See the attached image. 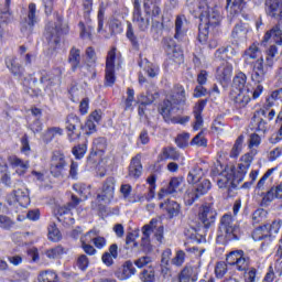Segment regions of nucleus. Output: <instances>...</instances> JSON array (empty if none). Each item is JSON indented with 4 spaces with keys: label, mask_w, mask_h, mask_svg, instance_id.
I'll return each instance as SVG.
<instances>
[{
    "label": "nucleus",
    "mask_w": 282,
    "mask_h": 282,
    "mask_svg": "<svg viewBox=\"0 0 282 282\" xmlns=\"http://www.w3.org/2000/svg\"><path fill=\"white\" fill-rule=\"evenodd\" d=\"M191 14L200 21L198 25V36H208L210 28H217L221 23V13L217 6L210 7L207 0H200L196 7L191 10Z\"/></svg>",
    "instance_id": "1"
},
{
    "label": "nucleus",
    "mask_w": 282,
    "mask_h": 282,
    "mask_svg": "<svg viewBox=\"0 0 282 282\" xmlns=\"http://www.w3.org/2000/svg\"><path fill=\"white\" fill-rule=\"evenodd\" d=\"M186 102V90L183 86L176 85L174 87V94L167 96V99L163 101L160 107V113L164 118L165 122H172V124H186L191 120L188 117H175L177 108L175 105H184Z\"/></svg>",
    "instance_id": "2"
},
{
    "label": "nucleus",
    "mask_w": 282,
    "mask_h": 282,
    "mask_svg": "<svg viewBox=\"0 0 282 282\" xmlns=\"http://www.w3.org/2000/svg\"><path fill=\"white\" fill-rule=\"evenodd\" d=\"M276 54H279V50L276 48V46L272 45L267 50L265 59H263V57H260L256 62H253L251 74V80L253 83L260 85V83H263V80H265L268 72H270L276 63Z\"/></svg>",
    "instance_id": "3"
},
{
    "label": "nucleus",
    "mask_w": 282,
    "mask_h": 282,
    "mask_svg": "<svg viewBox=\"0 0 282 282\" xmlns=\"http://www.w3.org/2000/svg\"><path fill=\"white\" fill-rule=\"evenodd\" d=\"M143 10L145 17H142V9L132 11V21L138 24L141 32H147L151 25V19H158L162 14V9L156 0H144Z\"/></svg>",
    "instance_id": "4"
},
{
    "label": "nucleus",
    "mask_w": 282,
    "mask_h": 282,
    "mask_svg": "<svg viewBox=\"0 0 282 282\" xmlns=\"http://www.w3.org/2000/svg\"><path fill=\"white\" fill-rule=\"evenodd\" d=\"M143 238L141 246L145 248V250H151V241L149 240V237H151V232L154 234V237L156 241L161 243L162 239H164V227L162 226V223H160V219L153 218L149 225L143 226L142 228Z\"/></svg>",
    "instance_id": "5"
},
{
    "label": "nucleus",
    "mask_w": 282,
    "mask_h": 282,
    "mask_svg": "<svg viewBox=\"0 0 282 282\" xmlns=\"http://www.w3.org/2000/svg\"><path fill=\"white\" fill-rule=\"evenodd\" d=\"M120 53H117L116 47H112L108 51V55L106 57V73H105V80L107 87H111L116 83V65L121 63Z\"/></svg>",
    "instance_id": "6"
},
{
    "label": "nucleus",
    "mask_w": 282,
    "mask_h": 282,
    "mask_svg": "<svg viewBox=\"0 0 282 282\" xmlns=\"http://www.w3.org/2000/svg\"><path fill=\"white\" fill-rule=\"evenodd\" d=\"M226 263L238 272H246L250 268V257L243 250L231 251L226 257Z\"/></svg>",
    "instance_id": "7"
},
{
    "label": "nucleus",
    "mask_w": 282,
    "mask_h": 282,
    "mask_svg": "<svg viewBox=\"0 0 282 282\" xmlns=\"http://www.w3.org/2000/svg\"><path fill=\"white\" fill-rule=\"evenodd\" d=\"M219 236L224 237L225 239H237V232H239V227L232 220V216L226 214L223 216L220 220L219 227Z\"/></svg>",
    "instance_id": "8"
},
{
    "label": "nucleus",
    "mask_w": 282,
    "mask_h": 282,
    "mask_svg": "<svg viewBox=\"0 0 282 282\" xmlns=\"http://www.w3.org/2000/svg\"><path fill=\"white\" fill-rule=\"evenodd\" d=\"M67 171V161L65 154L54 152L51 159V173L54 177H61Z\"/></svg>",
    "instance_id": "9"
},
{
    "label": "nucleus",
    "mask_w": 282,
    "mask_h": 282,
    "mask_svg": "<svg viewBox=\"0 0 282 282\" xmlns=\"http://www.w3.org/2000/svg\"><path fill=\"white\" fill-rule=\"evenodd\" d=\"M116 191V178L108 177L104 183V186L97 195V202L100 204H111V199H113V193Z\"/></svg>",
    "instance_id": "10"
},
{
    "label": "nucleus",
    "mask_w": 282,
    "mask_h": 282,
    "mask_svg": "<svg viewBox=\"0 0 282 282\" xmlns=\"http://www.w3.org/2000/svg\"><path fill=\"white\" fill-rule=\"evenodd\" d=\"M7 203L9 206H22L25 208L30 205V195L28 194V191L14 189L7 195Z\"/></svg>",
    "instance_id": "11"
},
{
    "label": "nucleus",
    "mask_w": 282,
    "mask_h": 282,
    "mask_svg": "<svg viewBox=\"0 0 282 282\" xmlns=\"http://www.w3.org/2000/svg\"><path fill=\"white\" fill-rule=\"evenodd\" d=\"M165 52L174 63H184V53L182 52V48L175 44V40L173 37H165Z\"/></svg>",
    "instance_id": "12"
},
{
    "label": "nucleus",
    "mask_w": 282,
    "mask_h": 282,
    "mask_svg": "<svg viewBox=\"0 0 282 282\" xmlns=\"http://www.w3.org/2000/svg\"><path fill=\"white\" fill-rule=\"evenodd\" d=\"M198 219L205 228H210L217 219V210H215L213 205H203L198 212Z\"/></svg>",
    "instance_id": "13"
},
{
    "label": "nucleus",
    "mask_w": 282,
    "mask_h": 282,
    "mask_svg": "<svg viewBox=\"0 0 282 282\" xmlns=\"http://www.w3.org/2000/svg\"><path fill=\"white\" fill-rule=\"evenodd\" d=\"M252 90L247 86L243 90H231L230 98L239 109L246 107L251 100Z\"/></svg>",
    "instance_id": "14"
},
{
    "label": "nucleus",
    "mask_w": 282,
    "mask_h": 282,
    "mask_svg": "<svg viewBox=\"0 0 282 282\" xmlns=\"http://www.w3.org/2000/svg\"><path fill=\"white\" fill-rule=\"evenodd\" d=\"M219 188H235V167H226L218 174Z\"/></svg>",
    "instance_id": "15"
},
{
    "label": "nucleus",
    "mask_w": 282,
    "mask_h": 282,
    "mask_svg": "<svg viewBox=\"0 0 282 282\" xmlns=\"http://www.w3.org/2000/svg\"><path fill=\"white\" fill-rule=\"evenodd\" d=\"M72 208H74V205L57 207L55 215L63 226H74L76 220L74 219Z\"/></svg>",
    "instance_id": "16"
},
{
    "label": "nucleus",
    "mask_w": 282,
    "mask_h": 282,
    "mask_svg": "<svg viewBox=\"0 0 282 282\" xmlns=\"http://www.w3.org/2000/svg\"><path fill=\"white\" fill-rule=\"evenodd\" d=\"M57 21L59 24H56L54 26V22H48L46 24V32H48L50 36H54L56 34L57 36H67L69 34V24L63 23V17L58 15Z\"/></svg>",
    "instance_id": "17"
},
{
    "label": "nucleus",
    "mask_w": 282,
    "mask_h": 282,
    "mask_svg": "<svg viewBox=\"0 0 282 282\" xmlns=\"http://www.w3.org/2000/svg\"><path fill=\"white\" fill-rule=\"evenodd\" d=\"M199 275V265L188 267L186 265L177 276V280H173L172 282H195L197 281V276Z\"/></svg>",
    "instance_id": "18"
},
{
    "label": "nucleus",
    "mask_w": 282,
    "mask_h": 282,
    "mask_svg": "<svg viewBox=\"0 0 282 282\" xmlns=\"http://www.w3.org/2000/svg\"><path fill=\"white\" fill-rule=\"evenodd\" d=\"M80 124V119L77 116L70 115L66 119V131L69 142H74L80 138V132L76 131V127Z\"/></svg>",
    "instance_id": "19"
},
{
    "label": "nucleus",
    "mask_w": 282,
    "mask_h": 282,
    "mask_svg": "<svg viewBox=\"0 0 282 282\" xmlns=\"http://www.w3.org/2000/svg\"><path fill=\"white\" fill-rule=\"evenodd\" d=\"M34 19H36V4L30 3L28 17L21 20L20 22L21 32H25L28 30L29 32H32V30H34V23H35Z\"/></svg>",
    "instance_id": "20"
},
{
    "label": "nucleus",
    "mask_w": 282,
    "mask_h": 282,
    "mask_svg": "<svg viewBox=\"0 0 282 282\" xmlns=\"http://www.w3.org/2000/svg\"><path fill=\"white\" fill-rule=\"evenodd\" d=\"M189 30H191V21L186 19V15L184 14L176 15L174 36H186Z\"/></svg>",
    "instance_id": "21"
},
{
    "label": "nucleus",
    "mask_w": 282,
    "mask_h": 282,
    "mask_svg": "<svg viewBox=\"0 0 282 282\" xmlns=\"http://www.w3.org/2000/svg\"><path fill=\"white\" fill-rule=\"evenodd\" d=\"M216 78L220 83H228L232 78V65L228 62H223L216 70Z\"/></svg>",
    "instance_id": "22"
},
{
    "label": "nucleus",
    "mask_w": 282,
    "mask_h": 282,
    "mask_svg": "<svg viewBox=\"0 0 282 282\" xmlns=\"http://www.w3.org/2000/svg\"><path fill=\"white\" fill-rule=\"evenodd\" d=\"M184 183V178L182 177H174L171 180L167 188H162L159 193V199H164L166 195H173V193H177L180 187Z\"/></svg>",
    "instance_id": "23"
},
{
    "label": "nucleus",
    "mask_w": 282,
    "mask_h": 282,
    "mask_svg": "<svg viewBox=\"0 0 282 282\" xmlns=\"http://www.w3.org/2000/svg\"><path fill=\"white\" fill-rule=\"evenodd\" d=\"M207 100H199L195 106H194V131H199L202 129V124H204V119L202 118V111H204V108L206 107Z\"/></svg>",
    "instance_id": "24"
},
{
    "label": "nucleus",
    "mask_w": 282,
    "mask_h": 282,
    "mask_svg": "<svg viewBox=\"0 0 282 282\" xmlns=\"http://www.w3.org/2000/svg\"><path fill=\"white\" fill-rule=\"evenodd\" d=\"M142 175V162L140 161V156H134L129 166L128 176L130 180H138Z\"/></svg>",
    "instance_id": "25"
},
{
    "label": "nucleus",
    "mask_w": 282,
    "mask_h": 282,
    "mask_svg": "<svg viewBox=\"0 0 282 282\" xmlns=\"http://www.w3.org/2000/svg\"><path fill=\"white\" fill-rule=\"evenodd\" d=\"M135 274V267H133V262L131 261H126L117 272L118 279L120 281H127V279H131Z\"/></svg>",
    "instance_id": "26"
},
{
    "label": "nucleus",
    "mask_w": 282,
    "mask_h": 282,
    "mask_svg": "<svg viewBox=\"0 0 282 282\" xmlns=\"http://www.w3.org/2000/svg\"><path fill=\"white\" fill-rule=\"evenodd\" d=\"M9 164L12 166V169H15V173L18 175H24L25 171L30 167L28 165V162H23V160L12 155L8 158Z\"/></svg>",
    "instance_id": "27"
},
{
    "label": "nucleus",
    "mask_w": 282,
    "mask_h": 282,
    "mask_svg": "<svg viewBox=\"0 0 282 282\" xmlns=\"http://www.w3.org/2000/svg\"><path fill=\"white\" fill-rule=\"evenodd\" d=\"M61 74H63V70H61V68H55L53 73L43 76L41 78V83H45L50 87H54V85H61Z\"/></svg>",
    "instance_id": "28"
},
{
    "label": "nucleus",
    "mask_w": 282,
    "mask_h": 282,
    "mask_svg": "<svg viewBox=\"0 0 282 282\" xmlns=\"http://www.w3.org/2000/svg\"><path fill=\"white\" fill-rule=\"evenodd\" d=\"M113 259H118V245L116 243L111 245L109 251L102 254L101 261L109 268L113 265Z\"/></svg>",
    "instance_id": "29"
},
{
    "label": "nucleus",
    "mask_w": 282,
    "mask_h": 282,
    "mask_svg": "<svg viewBox=\"0 0 282 282\" xmlns=\"http://www.w3.org/2000/svg\"><path fill=\"white\" fill-rule=\"evenodd\" d=\"M160 208L166 210L170 217H177L180 215V204L175 200H167L165 203L160 204Z\"/></svg>",
    "instance_id": "30"
},
{
    "label": "nucleus",
    "mask_w": 282,
    "mask_h": 282,
    "mask_svg": "<svg viewBox=\"0 0 282 282\" xmlns=\"http://www.w3.org/2000/svg\"><path fill=\"white\" fill-rule=\"evenodd\" d=\"M248 34H252V28L243 22L237 23L231 32V36H248Z\"/></svg>",
    "instance_id": "31"
},
{
    "label": "nucleus",
    "mask_w": 282,
    "mask_h": 282,
    "mask_svg": "<svg viewBox=\"0 0 282 282\" xmlns=\"http://www.w3.org/2000/svg\"><path fill=\"white\" fill-rule=\"evenodd\" d=\"M248 77L243 73H238L234 77V84H232V91H239L246 89V87H250V85H247Z\"/></svg>",
    "instance_id": "32"
},
{
    "label": "nucleus",
    "mask_w": 282,
    "mask_h": 282,
    "mask_svg": "<svg viewBox=\"0 0 282 282\" xmlns=\"http://www.w3.org/2000/svg\"><path fill=\"white\" fill-rule=\"evenodd\" d=\"M202 180H204V172L200 167H194L187 174L188 184H198Z\"/></svg>",
    "instance_id": "33"
},
{
    "label": "nucleus",
    "mask_w": 282,
    "mask_h": 282,
    "mask_svg": "<svg viewBox=\"0 0 282 282\" xmlns=\"http://www.w3.org/2000/svg\"><path fill=\"white\" fill-rule=\"evenodd\" d=\"M108 30L111 36H118V34H122V32H124L122 22L118 19H112L108 22Z\"/></svg>",
    "instance_id": "34"
},
{
    "label": "nucleus",
    "mask_w": 282,
    "mask_h": 282,
    "mask_svg": "<svg viewBox=\"0 0 282 282\" xmlns=\"http://www.w3.org/2000/svg\"><path fill=\"white\" fill-rule=\"evenodd\" d=\"M163 158L165 160H175L178 164H184V156L180 155L177 151L173 148L163 149Z\"/></svg>",
    "instance_id": "35"
},
{
    "label": "nucleus",
    "mask_w": 282,
    "mask_h": 282,
    "mask_svg": "<svg viewBox=\"0 0 282 282\" xmlns=\"http://www.w3.org/2000/svg\"><path fill=\"white\" fill-rule=\"evenodd\" d=\"M6 65L10 72L14 74V76H21L23 75V67L19 62H17V58H7Z\"/></svg>",
    "instance_id": "36"
},
{
    "label": "nucleus",
    "mask_w": 282,
    "mask_h": 282,
    "mask_svg": "<svg viewBox=\"0 0 282 282\" xmlns=\"http://www.w3.org/2000/svg\"><path fill=\"white\" fill-rule=\"evenodd\" d=\"M227 1V6H226V10H231V12H234V14H239V12H241V10H243V7L246 6V0H226Z\"/></svg>",
    "instance_id": "37"
},
{
    "label": "nucleus",
    "mask_w": 282,
    "mask_h": 282,
    "mask_svg": "<svg viewBox=\"0 0 282 282\" xmlns=\"http://www.w3.org/2000/svg\"><path fill=\"white\" fill-rule=\"evenodd\" d=\"M274 198L282 199V182L267 193L263 197V202H272Z\"/></svg>",
    "instance_id": "38"
},
{
    "label": "nucleus",
    "mask_w": 282,
    "mask_h": 282,
    "mask_svg": "<svg viewBox=\"0 0 282 282\" xmlns=\"http://www.w3.org/2000/svg\"><path fill=\"white\" fill-rule=\"evenodd\" d=\"M66 253L67 250L63 246H56L45 251L47 259H61Z\"/></svg>",
    "instance_id": "39"
},
{
    "label": "nucleus",
    "mask_w": 282,
    "mask_h": 282,
    "mask_svg": "<svg viewBox=\"0 0 282 282\" xmlns=\"http://www.w3.org/2000/svg\"><path fill=\"white\" fill-rule=\"evenodd\" d=\"M196 199H199L198 193L196 192L195 187H189L184 194V203L186 206H193Z\"/></svg>",
    "instance_id": "40"
},
{
    "label": "nucleus",
    "mask_w": 282,
    "mask_h": 282,
    "mask_svg": "<svg viewBox=\"0 0 282 282\" xmlns=\"http://www.w3.org/2000/svg\"><path fill=\"white\" fill-rule=\"evenodd\" d=\"M243 56L246 61L251 58L252 61L257 59L258 56H261V50H259V44L253 43L248 50L245 51Z\"/></svg>",
    "instance_id": "41"
},
{
    "label": "nucleus",
    "mask_w": 282,
    "mask_h": 282,
    "mask_svg": "<svg viewBox=\"0 0 282 282\" xmlns=\"http://www.w3.org/2000/svg\"><path fill=\"white\" fill-rule=\"evenodd\" d=\"M105 149H107V140H105V138H97L94 140L93 142V152L90 154L91 155H98V153H102V151H105Z\"/></svg>",
    "instance_id": "42"
},
{
    "label": "nucleus",
    "mask_w": 282,
    "mask_h": 282,
    "mask_svg": "<svg viewBox=\"0 0 282 282\" xmlns=\"http://www.w3.org/2000/svg\"><path fill=\"white\" fill-rule=\"evenodd\" d=\"M74 191L80 195L83 199H87L89 195H91V186L78 183L73 186Z\"/></svg>",
    "instance_id": "43"
},
{
    "label": "nucleus",
    "mask_w": 282,
    "mask_h": 282,
    "mask_svg": "<svg viewBox=\"0 0 282 282\" xmlns=\"http://www.w3.org/2000/svg\"><path fill=\"white\" fill-rule=\"evenodd\" d=\"M265 237H270V229H268V225L259 227L252 232L253 241H261V239H265Z\"/></svg>",
    "instance_id": "44"
},
{
    "label": "nucleus",
    "mask_w": 282,
    "mask_h": 282,
    "mask_svg": "<svg viewBox=\"0 0 282 282\" xmlns=\"http://www.w3.org/2000/svg\"><path fill=\"white\" fill-rule=\"evenodd\" d=\"M243 140H245V137L242 134L237 138L231 149L230 158H239L241 151L243 150Z\"/></svg>",
    "instance_id": "45"
},
{
    "label": "nucleus",
    "mask_w": 282,
    "mask_h": 282,
    "mask_svg": "<svg viewBox=\"0 0 282 282\" xmlns=\"http://www.w3.org/2000/svg\"><path fill=\"white\" fill-rule=\"evenodd\" d=\"M210 188V181L207 178H203L198 182V184H196V187L194 189L198 193L199 197H202V195H206V193H208Z\"/></svg>",
    "instance_id": "46"
},
{
    "label": "nucleus",
    "mask_w": 282,
    "mask_h": 282,
    "mask_svg": "<svg viewBox=\"0 0 282 282\" xmlns=\"http://www.w3.org/2000/svg\"><path fill=\"white\" fill-rule=\"evenodd\" d=\"M154 100H155V95L149 91L147 94H141L137 98V102L138 105H141V107H147V105H153Z\"/></svg>",
    "instance_id": "47"
},
{
    "label": "nucleus",
    "mask_w": 282,
    "mask_h": 282,
    "mask_svg": "<svg viewBox=\"0 0 282 282\" xmlns=\"http://www.w3.org/2000/svg\"><path fill=\"white\" fill-rule=\"evenodd\" d=\"M144 72L149 76V78H155V76L160 74V66L151 62H147L144 65Z\"/></svg>",
    "instance_id": "48"
},
{
    "label": "nucleus",
    "mask_w": 282,
    "mask_h": 282,
    "mask_svg": "<svg viewBox=\"0 0 282 282\" xmlns=\"http://www.w3.org/2000/svg\"><path fill=\"white\" fill-rule=\"evenodd\" d=\"M48 239L55 243L63 239V235L61 234V230L56 228V225H51L48 227Z\"/></svg>",
    "instance_id": "49"
},
{
    "label": "nucleus",
    "mask_w": 282,
    "mask_h": 282,
    "mask_svg": "<svg viewBox=\"0 0 282 282\" xmlns=\"http://www.w3.org/2000/svg\"><path fill=\"white\" fill-rule=\"evenodd\" d=\"M69 63L73 68L76 69L78 65H80V51L77 48H73L69 54Z\"/></svg>",
    "instance_id": "50"
},
{
    "label": "nucleus",
    "mask_w": 282,
    "mask_h": 282,
    "mask_svg": "<svg viewBox=\"0 0 282 282\" xmlns=\"http://www.w3.org/2000/svg\"><path fill=\"white\" fill-rule=\"evenodd\" d=\"M72 152L76 160H83L87 153V144L76 145L73 148Z\"/></svg>",
    "instance_id": "51"
},
{
    "label": "nucleus",
    "mask_w": 282,
    "mask_h": 282,
    "mask_svg": "<svg viewBox=\"0 0 282 282\" xmlns=\"http://www.w3.org/2000/svg\"><path fill=\"white\" fill-rule=\"evenodd\" d=\"M282 98V88L274 90L269 98H267V107H274V102L276 100H281Z\"/></svg>",
    "instance_id": "52"
},
{
    "label": "nucleus",
    "mask_w": 282,
    "mask_h": 282,
    "mask_svg": "<svg viewBox=\"0 0 282 282\" xmlns=\"http://www.w3.org/2000/svg\"><path fill=\"white\" fill-rule=\"evenodd\" d=\"M241 162L239 164L240 173H246L250 169V163L252 162V156L250 154H245L241 156Z\"/></svg>",
    "instance_id": "53"
},
{
    "label": "nucleus",
    "mask_w": 282,
    "mask_h": 282,
    "mask_svg": "<svg viewBox=\"0 0 282 282\" xmlns=\"http://www.w3.org/2000/svg\"><path fill=\"white\" fill-rule=\"evenodd\" d=\"M14 227V220L6 215H0V228L3 230H10Z\"/></svg>",
    "instance_id": "54"
},
{
    "label": "nucleus",
    "mask_w": 282,
    "mask_h": 282,
    "mask_svg": "<svg viewBox=\"0 0 282 282\" xmlns=\"http://www.w3.org/2000/svg\"><path fill=\"white\" fill-rule=\"evenodd\" d=\"M188 140H191V134L187 132H183L177 135L176 144L180 149H184V147H188Z\"/></svg>",
    "instance_id": "55"
},
{
    "label": "nucleus",
    "mask_w": 282,
    "mask_h": 282,
    "mask_svg": "<svg viewBox=\"0 0 282 282\" xmlns=\"http://www.w3.org/2000/svg\"><path fill=\"white\" fill-rule=\"evenodd\" d=\"M97 235H98V232L96 231V229H91L88 232H86L85 235H83L80 237L82 246L87 245V243H91V241L94 242V239L96 238Z\"/></svg>",
    "instance_id": "56"
},
{
    "label": "nucleus",
    "mask_w": 282,
    "mask_h": 282,
    "mask_svg": "<svg viewBox=\"0 0 282 282\" xmlns=\"http://www.w3.org/2000/svg\"><path fill=\"white\" fill-rule=\"evenodd\" d=\"M228 272V264L225 262H218L215 268V274L217 279H221L223 276H226V273Z\"/></svg>",
    "instance_id": "57"
},
{
    "label": "nucleus",
    "mask_w": 282,
    "mask_h": 282,
    "mask_svg": "<svg viewBox=\"0 0 282 282\" xmlns=\"http://www.w3.org/2000/svg\"><path fill=\"white\" fill-rule=\"evenodd\" d=\"M152 262H153V259H151V257L143 256L134 260V265L138 267L139 269H142L151 265Z\"/></svg>",
    "instance_id": "58"
},
{
    "label": "nucleus",
    "mask_w": 282,
    "mask_h": 282,
    "mask_svg": "<svg viewBox=\"0 0 282 282\" xmlns=\"http://www.w3.org/2000/svg\"><path fill=\"white\" fill-rule=\"evenodd\" d=\"M184 261H186V253L182 250H178L175 257L172 260L173 265L182 267L184 265Z\"/></svg>",
    "instance_id": "59"
},
{
    "label": "nucleus",
    "mask_w": 282,
    "mask_h": 282,
    "mask_svg": "<svg viewBox=\"0 0 282 282\" xmlns=\"http://www.w3.org/2000/svg\"><path fill=\"white\" fill-rule=\"evenodd\" d=\"M76 265L79 270L85 272V270H87V268H89V258H87V256H85V254L79 256L77 258Z\"/></svg>",
    "instance_id": "60"
},
{
    "label": "nucleus",
    "mask_w": 282,
    "mask_h": 282,
    "mask_svg": "<svg viewBox=\"0 0 282 282\" xmlns=\"http://www.w3.org/2000/svg\"><path fill=\"white\" fill-rule=\"evenodd\" d=\"M265 215H268V212H265V209H257L252 216L254 224H261V221L265 219Z\"/></svg>",
    "instance_id": "61"
},
{
    "label": "nucleus",
    "mask_w": 282,
    "mask_h": 282,
    "mask_svg": "<svg viewBox=\"0 0 282 282\" xmlns=\"http://www.w3.org/2000/svg\"><path fill=\"white\" fill-rule=\"evenodd\" d=\"M138 239V234L130 232L127 235L126 243L128 248H138V242L135 241Z\"/></svg>",
    "instance_id": "62"
},
{
    "label": "nucleus",
    "mask_w": 282,
    "mask_h": 282,
    "mask_svg": "<svg viewBox=\"0 0 282 282\" xmlns=\"http://www.w3.org/2000/svg\"><path fill=\"white\" fill-rule=\"evenodd\" d=\"M259 278H257V269L251 268L245 273V282H257Z\"/></svg>",
    "instance_id": "63"
},
{
    "label": "nucleus",
    "mask_w": 282,
    "mask_h": 282,
    "mask_svg": "<svg viewBox=\"0 0 282 282\" xmlns=\"http://www.w3.org/2000/svg\"><path fill=\"white\" fill-rule=\"evenodd\" d=\"M56 135H63V129L58 127L50 128L46 132L47 140H52V138H56Z\"/></svg>",
    "instance_id": "64"
}]
</instances>
